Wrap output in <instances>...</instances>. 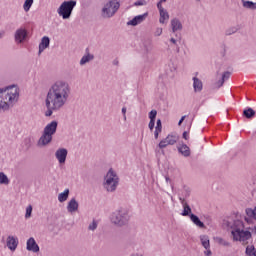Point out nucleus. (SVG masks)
<instances>
[{
  "instance_id": "37998d69",
  "label": "nucleus",
  "mask_w": 256,
  "mask_h": 256,
  "mask_svg": "<svg viewBox=\"0 0 256 256\" xmlns=\"http://www.w3.org/2000/svg\"><path fill=\"white\" fill-rule=\"evenodd\" d=\"M185 117L187 116H182L181 119L178 122V125L181 126L183 124V122L185 121Z\"/></svg>"
},
{
  "instance_id": "0eeeda50",
  "label": "nucleus",
  "mask_w": 256,
  "mask_h": 256,
  "mask_svg": "<svg viewBox=\"0 0 256 256\" xmlns=\"http://www.w3.org/2000/svg\"><path fill=\"white\" fill-rule=\"evenodd\" d=\"M77 7V1L69 0L64 1L57 9V13L62 19H70L71 15H73V9Z\"/></svg>"
},
{
  "instance_id": "dca6fc26",
  "label": "nucleus",
  "mask_w": 256,
  "mask_h": 256,
  "mask_svg": "<svg viewBox=\"0 0 256 256\" xmlns=\"http://www.w3.org/2000/svg\"><path fill=\"white\" fill-rule=\"evenodd\" d=\"M172 33H177V31H183V24L179 18H173L170 22Z\"/></svg>"
},
{
  "instance_id": "a18cd8bd",
  "label": "nucleus",
  "mask_w": 256,
  "mask_h": 256,
  "mask_svg": "<svg viewBox=\"0 0 256 256\" xmlns=\"http://www.w3.org/2000/svg\"><path fill=\"white\" fill-rule=\"evenodd\" d=\"M166 183H171V178L169 176H165Z\"/></svg>"
},
{
  "instance_id": "6ab92c4d",
  "label": "nucleus",
  "mask_w": 256,
  "mask_h": 256,
  "mask_svg": "<svg viewBox=\"0 0 256 256\" xmlns=\"http://www.w3.org/2000/svg\"><path fill=\"white\" fill-rule=\"evenodd\" d=\"M194 93H201L203 91V81L197 77L192 78Z\"/></svg>"
},
{
  "instance_id": "de8ad7c7",
  "label": "nucleus",
  "mask_w": 256,
  "mask_h": 256,
  "mask_svg": "<svg viewBox=\"0 0 256 256\" xmlns=\"http://www.w3.org/2000/svg\"><path fill=\"white\" fill-rule=\"evenodd\" d=\"M155 139H159V132H154Z\"/></svg>"
},
{
  "instance_id": "39448f33",
  "label": "nucleus",
  "mask_w": 256,
  "mask_h": 256,
  "mask_svg": "<svg viewBox=\"0 0 256 256\" xmlns=\"http://www.w3.org/2000/svg\"><path fill=\"white\" fill-rule=\"evenodd\" d=\"M103 187L107 193H115L119 187V174L113 168H110L104 175Z\"/></svg>"
},
{
  "instance_id": "c85d7f7f",
  "label": "nucleus",
  "mask_w": 256,
  "mask_h": 256,
  "mask_svg": "<svg viewBox=\"0 0 256 256\" xmlns=\"http://www.w3.org/2000/svg\"><path fill=\"white\" fill-rule=\"evenodd\" d=\"M0 185H9V178L3 172H0Z\"/></svg>"
},
{
  "instance_id": "4c0bfd02",
  "label": "nucleus",
  "mask_w": 256,
  "mask_h": 256,
  "mask_svg": "<svg viewBox=\"0 0 256 256\" xmlns=\"http://www.w3.org/2000/svg\"><path fill=\"white\" fill-rule=\"evenodd\" d=\"M134 5H135L136 7L143 6V5H147V1H145V0H139V1H136V2L134 3Z\"/></svg>"
},
{
  "instance_id": "393cba45",
  "label": "nucleus",
  "mask_w": 256,
  "mask_h": 256,
  "mask_svg": "<svg viewBox=\"0 0 256 256\" xmlns=\"http://www.w3.org/2000/svg\"><path fill=\"white\" fill-rule=\"evenodd\" d=\"M69 199V189H65L64 192L60 193L58 195V201L59 203H65Z\"/></svg>"
},
{
  "instance_id": "f257e3e1",
  "label": "nucleus",
  "mask_w": 256,
  "mask_h": 256,
  "mask_svg": "<svg viewBox=\"0 0 256 256\" xmlns=\"http://www.w3.org/2000/svg\"><path fill=\"white\" fill-rule=\"evenodd\" d=\"M71 99V85L65 80L53 82L46 93L45 106L47 111L45 117H51L53 111H61Z\"/></svg>"
},
{
  "instance_id": "8fccbe9b",
  "label": "nucleus",
  "mask_w": 256,
  "mask_h": 256,
  "mask_svg": "<svg viewBox=\"0 0 256 256\" xmlns=\"http://www.w3.org/2000/svg\"><path fill=\"white\" fill-rule=\"evenodd\" d=\"M113 65H119V61L114 60Z\"/></svg>"
},
{
  "instance_id": "1a4fd4ad",
  "label": "nucleus",
  "mask_w": 256,
  "mask_h": 256,
  "mask_svg": "<svg viewBox=\"0 0 256 256\" xmlns=\"http://www.w3.org/2000/svg\"><path fill=\"white\" fill-rule=\"evenodd\" d=\"M179 141V136L169 134L166 138L160 141L158 144L159 149H165V147H168V145H175Z\"/></svg>"
},
{
  "instance_id": "ddd939ff",
  "label": "nucleus",
  "mask_w": 256,
  "mask_h": 256,
  "mask_svg": "<svg viewBox=\"0 0 256 256\" xmlns=\"http://www.w3.org/2000/svg\"><path fill=\"white\" fill-rule=\"evenodd\" d=\"M157 9L159 11V23H161L162 25H165V23H167V21H169V12L163 8V5L161 4H157Z\"/></svg>"
},
{
  "instance_id": "79ce46f5",
  "label": "nucleus",
  "mask_w": 256,
  "mask_h": 256,
  "mask_svg": "<svg viewBox=\"0 0 256 256\" xmlns=\"http://www.w3.org/2000/svg\"><path fill=\"white\" fill-rule=\"evenodd\" d=\"M182 137H183V139H185L186 141L189 140V132H187V131L183 132Z\"/></svg>"
},
{
  "instance_id": "4be33fe9",
  "label": "nucleus",
  "mask_w": 256,
  "mask_h": 256,
  "mask_svg": "<svg viewBox=\"0 0 256 256\" xmlns=\"http://www.w3.org/2000/svg\"><path fill=\"white\" fill-rule=\"evenodd\" d=\"M51 43V40L49 39V37L44 36L41 39V42L39 44V55H41L43 53V51L45 49H47V47H49V44Z\"/></svg>"
},
{
  "instance_id": "473e14b6",
  "label": "nucleus",
  "mask_w": 256,
  "mask_h": 256,
  "mask_svg": "<svg viewBox=\"0 0 256 256\" xmlns=\"http://www.w3.org/2000/svg\"><path fill=\"white\" fill-rule=\"evenodd\" d=\"M218 243H219V245H222L223 247H231V242H229L223 238H219Z\"/></svg>"
},
{
  "instance_id": "49530a36",
  "label": "nucleus",
  "mask_w": 256,
  "mask_h": 256,
  "mask_svg": "<svg viewBox=\"0 0 256 256\" xmlns=\"http://www.w3.org/2000/svg\"><path fill=\"white\" fill-rule=\"evenodd\" d=\"M167 0H160L157 5H163V3H166Z\"/></svg>"
},
{
  "instance_id": "9d476101",
  "label": "nucleus",
  "mask_w": 256,
  "mask_h": 256,
  "mask_svg": "<svg viewBox=\"0 0 256 256\" xmlns=\"http://www.w3.org/2000/svg\"><path fill=\"white\" fill-rule=\"evenodd\" d=\"M6 247L9 249V251H17V247H19V238L17 236L9 235L6 238Z\"/></svg>"
},
{
  "instance_id": "09e8293b",
  "label": "nucleus",
  "mask_w": 256,
  "mask_h": 256,
  "mask_svg": "<svg viewBox=\"0 0 256 256\" xmlns=\"http://www.w3.org/2000/svg\"><path fill=\"white\" fill-rule=\"evenodd\" d=\"M3 35H5V32H0V39H3Z\"/></svg>"
},
{
  "instance_id": "e433bc0d",
  "label": "nucleus",
  "mask_w": 256,
  "mask_h": 256,
  "mask_svg": "<svg viewBox=\"0 0 256 256\" xmlns=\"http://www.w3.org/2000/svg\"><path fill=\"white\" fill-rule=\"evenodd\" d=\"M231 77V72H224L223 74H222V77H221V79L222 80H224V81H227V79H229Z\"/></svg>"
},
{
  "instance_id": "58836bf2",
  "label": "nucleus",
  "mask_w": 256,
  "mask_h": 256,
  "mask_svg": "<svg viewBox=\"0 0 256 256\" xmlns=\"http://www.w3.org/2000/svg\"><path fill=\"white\" fill-rule=\"evenodd\" d=\"M122 115H123L124 121H127V107L122 108Z\"/></svg>"
},
{
  "instance_id": "a19ab883",
  "label": "nucleus",
  "mask_w": 256,
  "mask_h": 256,
  "mask_svg": "<svg viewBox=\"0 0 256 256\" xmlns=\"http://www.w3.org/2000/svg\"><path fill=\"white\" fill-rule=\"evenodd\" d=\"M225 81L221 78L218 82H216V87L219 89L220 87H223V84Z\"/></svg>"
},
{
  "instance_id": "f3484780",
  "label": "nucleus",
  "mask_w": 256,
  "mask_h": 256,
  "mask_svg": "<svg viewBox=\"0 0 256 256\" xmlns=\"http://www.w3.org/2000/svg\"><path fill=\"white\" fill-rule=\"evenodd\" d=\"M147 15V13H144L142 15L135 16L132 20L128 21L127 25H132V27H136V25H139L145 21Z\"/></svg>"
},
{
  "instance_id": "cd10ccee",
  "label": "nucleus",
  "mask_w": 256,
  "mask_h": 256,
  "mask_svg": "<svg viewBox=\"0 0 256 256\" xmlns=\"http://www.w3.org/2000/svg\"><path fill=\"white\" fill-rule=\"evenodd\" d=\"M239 31V26H231L225 31V35L230 36V35H235Z\"/></svg>"
},
{
  "instance_id": "ea45409f",
  "label": "nucleus",
  "mask_w": 256,
  "mask_h": 256,
  "mask_svg": "<svg viewBox=\"0 0 256 256\" xmlns=\"http://www.w3.org/2000/svg\"><path fill=\"white\" fill-rule=\"evenodd\" d=\"M148 127L150 131H153V129H155V120H150Z\"/></svg>"
},
{
  "instance_id": "7c9ffc66",
  "label": "nucleus",
  "mask_w": 256,
  "mask_h": 256,
  "mask_svg": "<svg viewBox=\"0 0 256 256\" xmlns=\"http://www.w3.org/2000/svg\"><path fill=\"white\" fill-rule=\"evenodd\" d=\"M161 131H163V125L161 124V119H158L154 133H161Z\"/></svg>"
},
{
  "instance_id": "a211bd4d",
  "label": "nucleus",
  "mask_w": 256,
  "mask_h": 256,
  "mask_svg": "<svg viewBox=\"0 0 256 256\" xmlns=\"http://www.w3.org/2000/svg\"><path fill=\"white\" fill-rule=\"evenodd\" d=\"M68 213H77L79 211V202L75 198H72L67 205Z\"/></svg>"
},
{
  "instance_id": "423d86ee",
  "label": "nucleus",
  "mask_w": 256,
  "mask_h": 256,
  "mask_svg": "<svg viewBox=\"0 0 256 256\" xmlns=\"http://www.w3.org/2000/svg\"><path fill=\"white\" fill-rule=\"evenodd\" d=\"M110 221L117 227H123L129 223V212L120 208L111 214Z\"/></svg>"
},
{
  "instance_id": "b1692460",
  "label": "nucleus",
  "mask_w": 256,
  "mask_h": 256,
  "mask_svg": "<svg viewBox=\"0 0 256 256\" xmlns=\"http://www.w3.org/2000/svg\"><path fill=\"white\" fill-rule=\"evenodd\" d=\"M178 151L183 155V157H189L191 155V149L186 144L178 146Z\"/></svg>"
},
{
  "instance_id": "f8f14e48",
  "label": "nucleus",
  "mask_w": 256,
  "mask_h": 256,
  "mask_svg": "<svg viewBox=\"0 0 256 256\" xmlns=\"http://www.w3.org/2000/svg\"><path fill=\"white\" fill-rule=\"evenodd\" d=\"M200 242H201L202 247H204V249H206V251H204V255L211 256L212 252H211V242L209 241V236L201 235Z\"/></svg>"
},
{
  "instance_id": "5701e85b",
  "label": "nucleus",
  "mask_w": 256,
  "mask_h": 256,
  "mask_svg": "<svg viewBox=\"0 0 256 256\" xmlns=\"http://www.w3.org/2000/svg\"><path fill=\"white\" fill-rule=\"evenodd\" d=\"M190 221L196 225V227H199L200 229H205V223H203L200 219L199 216L195 214H190Z\"/></svg>"
},
{
  "instance_id": "6e6552de",
  "label": "nucleus",
  "mask_w": 256,
  "mask_h": 256,
  "mask_svg": "<svg viewBox=\"0 0 256 256\" xmlns=\"http://www.w3.org/2000/svg\"><path fill=\"white\" fill-rule=\"evenodd\" d=\"M119 7H121L119 1L110 0L102 8V17H104V19H111V17H113L115 13L119 11Z\"/></svg>"
},
{
  "instance_id": "2eb2a0df",
  "label": "nucleus",
  "mask_w": 256,
  "mask_h": 256,
  "mask_svg": "<svg viewBox=\"0 0 256 256\" xmlns=\"http://www.w3.org/2000/svg\"><path fill=\"white\" fill-rule=\"evenodd\" d=\"M25 39H27V30L23 29V28L16 30V32H15L16 43H23V41H25Z\"/></svg>"
},
{
  "instance_id": "f704fd0d",
  "label": "nucleus",
  "mask_w": 256,
  "mask_h": 256,
  "mask_svg": "<svg viewBox=\"0 0 256 256\" xmlns=\"http://www.w3.org/2000/svg\"><path fill=\"white\" fill-rule=\"evenodd\" d=\"M156 118H157V110H151L149 112L150 121H155Z\"/></svg>"
},
{
  "instance_id": "bb28decb",
  "label": "nucleus",
  "mask_w": 256,
  "mask_h": 256,
  "mask_svg": "<svg viewBox=\"0 0 256 256\" xmlns=\"http://www.w3.org/2000/svg\"><path fill=\"white\" fill-rule=\"evenodd\" d=\"M242 5L245 9H252L255 10L256 9V2H252V1H242Z\"/></svg>"
},
{
  "instance_id": "aec40b11",
  "label": "nucleus",
  "mask_w": 256,
  "mask_h": 256,
  "mask_svg": "<svg viewBox=\"0 0 256 256\" xmlns=\"http://www.w3.org/2000/svg\"><path fill=\"white\" fill-rule=\"evenodd\" d=\"M179 199H180L182 207H183V211H182L181 215L183 217L190 216L192 214L191 206H189V204H187V201H185V199H183V198H179Z\"/></svg>"
},
{
  "instance_id": "7ed1b4c3",
  "label": "nucleus",
  "mask_w": 256,
  "mask_h": 256,
  "mask_svg": "<svg viewBox=\"0 0 256 256\" xmlns=\"http://www.w3.org/2000/svg\"><path fill=\"white\" fill-rule=\"evenodd\" d=\"M233 241H239L242 245H247L251 241V228H246L241 220H236L231 227Z\"/></svg>"
},
{
  "instance_id": "3c124183",
  "label": "nucleus",
  "mask_w": 256,
  "mask_h": 256,
  "mask_svg": "<svg viewBox=\"0 0 256 256\" xmlns=\"http://www.w3.org/2000/svg\"><path fill=\"white\" fill-rule=\"evenodd\" d=\"M171 188L173 189V184H171Z\"/></svg>"
},
{
  "instance_id": "20e7f679",
  "label": "nucleus",
  "mask_w": 256,
  "mask_h": 256,
  "mask_svg": "<svg viewBox=\"0 0 256 256\" xmlns=\"http://www.w3.org/2000/svg\"><path fill=\"white\" fill-rule=\"evenodd\" d=\"M57 127H59V122H57V120H53L48 123L43 129L42 135L39 138L37 145L39 147H47V145L53 141V135L57 133Z\"/></svg>"
},
{
  "instance_id": "a878e982",
  "label": "nucleus",
  "mask_w": 256,
  "mask_h": 256,
  "mask_svg": "<svg viewBox=\"0 0 256 256\" xmlns=\"http://www.w3.org/2000/svg\"><path fill=\"white\" fill-rule=\"evenodd\" d=\"M243 116L246 117V119H253V117H255V110H253V108H247L243 111Z\"/></svg>"
},
{
  "instance_id": "2f4dec72",
  "label": "nucleus",
  "mask_w": 256,
  "mask_h": 256,
  "mask_svg": "<svg viewBox=\"0 0 256 256\" xmlns=\"http://www.w3.org/2000/svg\"><path fill=\"white\" fill-rule=\"evenodd\" d=\"M98 226L99 223L96 220H93L88 226V231H95Z\"/></svg>"
},
{
  "instance_id": "603ef678",
  "label": "nucleus",
  "mask_w": 256,
  "mask_h": 256,
  "mask_svg": "<svg viewBox=\"0 0 256 256\" xmlns=\"http://www.w3.org/2000/svg\"><path fill=\"white\" fill-rule=\"evenodd\" d=\"M196 1H201V0H196Z\"/></svg>"
},
{
  "instance_id": "c9c22d12",
  "label": "nucleus",
  "mask_w": 256,
  "mask_h": 256,
  "mask_svg": "<svg viewBox=\"0 0 256 256\" xmlns=\"http://www.w3.org/2000/svg\"><path fill=\"white\" fill-rule=\"evenodd\" d=\"M154 35L155 37H161L163 35V28H156Z\"/></svg>"
},
{
  "instance_id": "412c9836",
  "label": "nucleus",
  "mask_w": 256,
  "mask_h": 256,
  "mask_svg": "<svg viewBox=\"0 0 256 256\" xmlns=\"http://www.w3.org/2000/svg\"><path fill=\"white\" fill-rule=\"evenodd\" d=\"M95 59V55L89 53V49L86 50V54L81 58L80 65H87V63H91Z\"/></svg>"
},
{
  "instance_id": "c756f323",
  "label": "nucleus",
  "mask_w": 256,
  "mask_h": 256,
  "mask_svg": "<svg viewBox=\"0 0 256 256\" xmlns=\"http://www.w3.org/2000/svg\"><path fill=\"white\" fill-rule=\"evenodd\" d=\"M32 5H33V0H25L24 5H23L24 11H26V13H27V11H29V9H31Z\"/></svg>"
},
{
  "instance_id": "9b49d317",
  "label": "nucleus",
  "mask_w": 256,
  "mask_h": 256,
  "mask_svg": "<svg viewBox=\"0 0 256 256\" xmlns=\"http://www.w3.org/2000/svg\"><path fill=\"white\" fill-rule=\"evenodd\" d=\"M68 153L69 151H67V148H59L56 150L55 157L59 165H65Z\"/></svg>"
},
{
  "instance_id": "72a5a7b5",
  "label": "nucleus",
  "mask_w": 256,
  "mask_h": 256,
  "mask_svg": "<svg viewBox=\"0 0 256 256\" xmlns=\"http://www.w3.org/2000/svg\"><path fill=\"white\" fill-rule=\"evenodd\" d=\"M32 213H33V206L31 205L27 206L26 214H25L26 219H29Z\"/></svg>"
},
{
  "instance_id": "f03ea898",
  "label": "nucleus",
  "mask_w": 256,
  "mask_h": 256,
  "mask_svg": "<svg viewBox=\"0 0 256 256\" xmlns=\"http://www.w3.org/2000/svg\"><path fill=\"white\" fill-rule=\"evenodd\" d=\"M20 90L17 85L0 88V113L9 111L19 101Z\"/></svg>"
},
{
  "instance_id": "4468645a",
  "label": "nucleus",
  "mask_w": 256,
  "mask_h": 256,
  "mask_svg": "<svg viewBox=\"0 0 256 256\" xmlns=\"http://www.w3.org/2000/svg\"><path fill=\"white\" fill-rule=\"evenodd\" d=\"M26 249L27 251H31L32 253H39L40 251L39 244H37V241H35V238L30 237L27 240Z\"/></svg>"
},
{
  "instance_id": "c03bdc74",
  "label": "nucleus",
  "mask_w": 256,
  "mask_h": 256,
  "mask_svg": "<svg viewBox=\"0 0 256 256\" xmlns=\"http://www.w3.org/2000/svg\"><path fill=\"white\" fill-rule=\"evenodd\" d=\"M170 43H173V45H177V40L175 38H171Z\"/></svg>"
}]
</instances>
